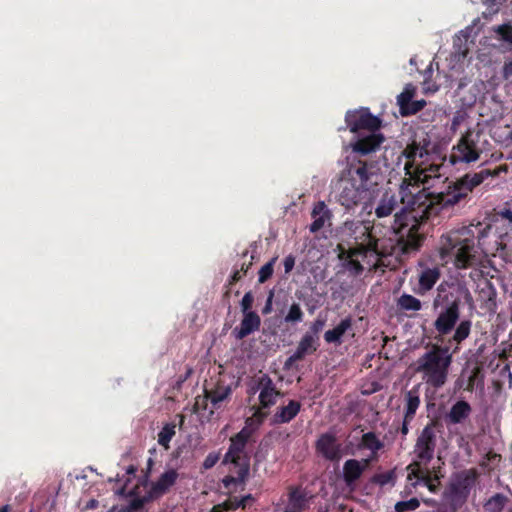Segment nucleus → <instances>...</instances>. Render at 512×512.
Here are the masks:
<instances>
[{
  "label": "nucleus",
  "mask_w": 512,
  "mask_h": 512,
  "mask_svg": "<svg viewBox=\"0 0 512 512\" xmlns=\"http://www.w3.org/2000/svg\"><path fill=\"white\" fill-rule=\"evenodd\" d=\"M431 150L432 143L428 134H416L399 157V160L405 158L404 171L407 176L399 187L400 202L412 210L417 205L426 217L437 216L443 210L465 207L476 187L489 177H497L502 171H507L506 166L493 170L484 168L450 181L442 192L428 193L425 189L413 192L410 187L416 190L419 184L430 185L431 179L440 176L439 165L426 164Z\"/></svg>",
  "instance_id": "obj_1"
},
{
  "label": "nucleus",
  "mask_w": 512,
  "mask_h": 512,
  "mask_svg": "<svg viewBox=\"0 0 512 512\" xmlns=\"http://www.w3.org/2000/svg\"><path fill=\"white\" fill-rule=\"evenodd\" d=\"M403 205L400 211H396L399 207L397 195L391 191H385L376 203L374 213L378 220L389 218L388 230L396 237L399 250L403 254H409L421 247L424 237L419 229L422 222L431 217L424 216L417 205L413 210ZM385 222L380 224L384 225Z\"/></svg>",
  "instance_id": "obj_2"
},
{
  "label": "nucleus",
  "mask_w": 512,
  "mask_h": 512,
  "mask_svg": "<svg viewBox=\"0 0 512 512\" xmlns=\"http://www.w3.org/2000/svg\"><path fill=\"white\" fill-rule=\"evenodd\" d=\"M491 230L490 225L477 223L446 232L439 240L441 259L452 261L458 269L478 266L482 262V253L491 251L485 242Z\"/></svg>",
  "instance_id": "obj_3"
},
{
  "label": "nucleus",
  "mask_w": 512,
  "mask_h": 512,
  "mask_svg": "<svg viewBox=\"0 0 512 512\" xmlns=\"http://www.w3.org/2000/svg\"><path fill=\"white\" fill-rule=\"evenodd\" d=\"M471 327L470 320L460 321L447 345L434 344L417 360V371L422 373V379L428 386L439 389L446 384L452 357L460 351L462 342L469 337Z\"/></svg>",
  "instance_id": "obj_4"
},
{
  "label": "nucleus",
  "mask_w": 512,
  "mask_h": 512,
  "mask_svg": "<svg viewBox=\"0 0 512 512\" xmlns=\"http://www.w3.org/2000/svg\"><path fill=\"white\" fill-rule=\"evenodd\" d=\"M461 305L462 299L458 290H446L442 285L438 287L432 306L437 312L433 327L439 336L449 335L456 330L459 325Z\"/></svg>",
  "instance_id": "obj_5"
},
{
  "label": "nucleus",
  "mask_w": 512,
  "mask_h": 512,
  "mask_svg": "<svg viewBox=\"0 0 512 512\" xmlns=\"http://www.w3.org/2000/svg\"><path fill=\"white\" fill-rule=\"evenodd\" d=\"M475 469L465 470L455 476L443 493V497L449 503V507L440 505L438 512H456L466 501L476 481Z\"/></svg>",
  "instance_id": "obj_6"
},
{
  "label": "nucleus",
  "mask_w": 512,
  "mask_h": 512,
  "mask_svg": "<svg viewBox=\"0 0 512 512\" xmlns=\"http://www.w3.org/2000/svg\"><path fill=\"white\" fill-rule=\"evenodd\" d=\"M253 434V429L249 426L243 427L237 434L230 438L228 451L224 455L223 464H233L238 469L236 471L237 480L244 482L249 473V458L245 452L247 443Z\"/></svg>",
  "instance_id": "obj_7"
},
{
  "label": "nucleus",
  "mask_w": 512,
  "mask_h": 512,
  "mask_svg": "<svg viewBox=\"0 0 512 512\" xmlns=\"http://www.w3.org/2000/svg\"><path fill=\"white\" fill-rule=\"evenodd\" d=\"M373 225L359 220L347 221L343 234L347 237L348 249H359L363 252L378 253V239L372 234Z\"/></svg>",
  "instance_id": "obj_8"
},
{
  "label": "nucleus",
  "mask_w": 512,
  "mask_h": 512,
  "mask_svg": "<svg viewBox=\"0 0 512 512\" xmlns=\"http://www.w3.org/2000/svg\"><path fill=\"white\" fill-rule=\"evenodd\" d=\"M439 425L437 419L430 420L418 435L413 453L415 459L412 463H416L419 466H427L434 458L437 436L436 428Z\"/></svg>",
  "instance_id": "obj_9"
},
{
  "label": "nucleus",
  "mask_w": 512,
  "mask_h": 512,
  "mask_svg": "<svg viewBox=\"0 0 512 512\" xmlns=\"http://www.w3.org/2000/svg\"><path fill=\"white\" fill-rule=\"evenodd\" d=\"M335 197L337 201L346 209L354 208L369 196V190L360 187L359 184L347 179L343 175L340 176L334 187Z\"/></svg>",
  "instance_id": "obj_10"
},
{
  "label": "nucleus",
  "mask_w": 512,
  "mask_h": 512,
  "mask_svg": "<svg viewBox=\"0 0 512 512\" xmlns=\"http://www.w3.org/2000/svg\"><path fill=\"white\" fill-rule=\"evenodd\" d=\"M347 159V166L341 175L369 190L373 184L372 177L375 174L376 162L354 156H349Z\"/></svg>",
  "instance_id": "obj_11"
},
{
  "label": "nucleus",
  "mask_w": 512,
  "mask_h": 512,
  "mask_svg": "<svg viewBox=\"0 0 512 512\" xmlns=\"http://www.w3.org/2000/svg\"><path fill=\"white\" fill-rule=\"evenodd\" d=\"M345 123L350 132L357 135L378 131L382 126L381 119L373 115L368 108L347 111Z\"/></svg>",
  "instance_id": "obj_12"
},
{
  "label": "nucleus",
  "mask_w": 512,
  "mask_h": 512,
  "mask_svg": "<svg viewBox=\"0 0 512 512\" xmlns=\"http://www.w3.org/2000/svg\"><path fill=\"white\" fill-rule=\"evenodd\" d=\"M477 140L474 139V134L467 131L458 140L457 144L453 146L449 160L453 165L457 163H471L479 159L481 149L477 145Z\"/></svg>",
  "instance_id": "obj_13"
},
{
  "label": "nucleus",
  "mask_w": 512,
  "mask_h": 512,
  "mask_svg": "<svg viewBox=\"0 0 512 512\" xmlns=\"http://www.w3.org/2000/svg\"><path fill=\"white\" fill-rule=\"evenodd\" d=\"M385 141L384 135L378 131L357 135V138L350 142L351 155L362 158L372 155L380 150Z\"/></svg>",
  "instance_id": "obj_14"
},
{
  "label": "nucleus",
  "mask_w": 512,
  "mask_h": 512,
  "mask_svg": "<svg viewBox=\"0 0 512 512\" xmlns=\"http://www.w3.org/2000/svg\"><path fill=\"white\" fill-rule=\"evenodd\" d=\"M316 452L324 459L332 462L339 461L342 457L341 444L336 435L331 432L323 433L315 443Z\"/></svg>",
  "instance_id": "obj_15"
},
{
  "label": "nucleus",
  "mask_w": 512,
  "mask_h": 512,
  "mask_svg": "<svg viewBox=\"0 0 512 512\" xmlns=\"http://www.w3.org/2000/svg\"><path fill=\"white\" fill-rule=\"evenodd\" d=\"M408 480L416 479L422 482L430 492L436 493L440 487L442 474L429 473L427 466H419L416 463H410L407 466Z\"/></svg>",
  "instance_id": "obj_16"
},
{
  "label": "nucleus",
  "mask_w": 512,
  "mask_h": 512,
  "mask_svg": "<svg viewBox=\"0 0 512 512\" xmlns=\"http://www.w3.org/2000/svg\"><path fill=\"white\" fill-rule=\"evenodd\" d=\"M178 478L179 473L176 469H168L164 471L155 482L151 483L148 490V499L157 500L167 494L176 484Z\"/></svg>",
  "instance_id": "obj_17"
},
{
  "label": "nucleus",
  "mask_w": 512,
  "mask_h": 512,
  "mask_svg": "<svg viewBox=\"0 0 512 512\" xmlns=\"http://www.w3.org/2000/svg\"><path fill=\"white\" fill-rule=\"evenodd\" d=\"M232 387L226 385L223 381L218 380L215 386L207 389V397L210 399L211 410L209 416L212 417L215 410L222 409L230 400L232 395Z\"/></svg>",
  "instance_id": "obj_18"
},
{
  "label": "nucleus",
  "mask_w": 512,
  "mask_h": 512,
  "mask_svg": "<svg viewBox=\"0 0 512 512\" xmlns=\"http://www.w3.org/2000/svg\"><path fill=\"white\" fill-rule=\"evenodd\" d=\"M472 412L471 405L465 400L455 402L448 413L443 417L447 427L457 424H463Z\"/></svg>",
  "instance_id": "obj_19"
},
{
  "label": "nucleus",
  "mask_w": 512,
  "mask_h": 512,
  "mask_svg": "<svg viewBox=\"0 0 512 512\" xmlns=\"http://www.w3.org/2000/svg\"><path fill=\"white\" fill-rule=\"evenodd\" d=\"M302 404L297 400H289L286 405L279 406L271 418V423L281 425L291 422L301 411Z\"/></svg>",
  "instance_id": "obj_20"
},
{
  "label": "nucleus",
  "mask_w": 512,
  "mask_h": 512,
  "mask_svg": "<svg viewBox=\"0 0 512 512\" xmlns=\"http://www.w3.org/2000/svg\"><path fill=\"white\" fill-rule=\"evenodd\" d=\"M243 314L240 326L233 330V334L238 340H242L253 332L259 330L261 325V318L256 312H247Z\"/></svg>",
  "instance_id": "obj_21"
},
{
  "label": "nucleus",
  "mask_w": 512,
  "mask_h": 512,
  "mask_svg": "<svg viewBox=\"0 0 512 512\" xmlns=\"http://www.w3.org/2000/svg\"><path fill=\"white\" fill-rule=\"evenodd\" d=\"M339 248L341 249L339 253V258L344 262V267L353 275L358 276L362 274L364 271V267L362 264L355 259V257H358L360 255H367L368 252H363V250L359 249H347L344 250L339 245Z\"/></svg>",
  "instance_id": "obj_22"
},
{
  "label": "nucleus",
  "mask_w": 512,
  "mask_h": 512,
  "mask_svg": "<svg viewBox=\"0 0 512 512\" xmlns=\"http://www.w3.org/2000/svg\"><path fill=\"white\" fill-rule=\"evenodd\" d=\"M441 276L440 269L434 267H424L419 274L418 278V294H425L430 291Z\"/></svg>",
  "instance_id": "obj_23"
},
{
  "label": "nucleus",
  "mask_w": 512,
  "mask_h": 512,
  "mask_svg": "<svg viewBox=\"0 0 512 512\" xmlns=\"http://www.w3.org/2000/svg\"><path fill=\"white\" fill-rule=\"evenodd\" d=\"M352 328L351 317L342 319L334 328L325 331L323 338L327 344H334L339 346L342 344L343 336L345 333Z\"/></svg>",
  "instance_id": "obj_24"
},
{
  "label": "nucleus",
  "mask_w": 512,
  "mask_h": 512,
  "mask_svg": "<svg viewBox=\"0 0 512 512\" xmlns=\"http://www.w3.org/2000/svg\"><path fill=\"white\" fill-rule=\"evenodd\" d=\"M311 217L313 218V222L310 224L309 230L312 233H316L321 230L326 221L331 218V212L327 208L325 202L319 201L314 205Z\"/></svg>",
  "instance_id": "obj_25"
},
{
  "label": "nucleus",
  "mask_w": 512,
  "mask_h": 512,
  "mask_svg": "<svg viewBox=\"0 0 512 512\" xmlns=\"http://www.w3.org/2000/svg\"><path fill=\"white\" fill-rule=\"evenodd\" d=\"M421 404L419 390L416 387L404 393V415L403 418L414 420L417 410Z\"/></svg>",
  "instance_id": "obj_26"
},
{
  "label": "nucleus",
  "mask_w": 512,
  "mask_h": 512,
  "mask_svg": "<svg viewBox=\"0 0 512 512\" xmlns=\"http://www.w3.org/2000/svg\"><path fill=\"white\" fill-rule=\"evenodd\" d=\"M363 467L360 461L349 459L343 465V479L347 486H351L358 481L363 474Z\"/></svg>",
  "instance_id": "obj_27"
},
{
  "label": "nucleus",
  "mask_w": 512,
  "mask_h": 512,
  "mask_svg": "<svg viewBox=\"0 0 512 512\" xmlns=\"http://www.w3.org/2000/svg\"><path fill=\"white\" fill-rule=\"evenodd\" d=\"M320 347V337H313L310 334L304 333L296 347V356L303 359L307 355L315 353Z\"/></svg>",
  "instance_id": "obj_28"
},
{
  "label": "nucleus",
  "mask_w": 512,
  "mask_h": 512,
  "mask_svg": "<svg viewBox=\"0 0 512 512\" xmlns=\"http://www.w3.org/2000/svg\"><path fill=\"white\" fill-rule=\"evenodd\" d=\"M306 493L300 488H293L289 492V501L286 508L303 512L307 507Z\"/></svg>",
  "instance_id": "obj_29"
},
{
  "label": "nucleus",
  "mask_w": 512,
  "mask_h": 512,
  "mask_svg": "<svg viewBox=\"0 0 512 512\" xmlns=\"http://www.w3.org/2000/svg\"><path fill=\"white\" fill-rule=\"evenodd\" d=\"M397 306L404 311L417 312L421 310L422 303L418 298L410 294H402L397 300Z\"/></svg>",
  "instance_id": "obj_30"
},
{
  "label": "nucleus",
  "mask_w": 512,
  "mask_h": 512,
  "mask_svg": "<svg viewBox=\"0 0 512 512\" xmlns=\"http://www.w3.org/2000/svg\"><path fill=\"white\" fill-rule=\"evenodd\" d=\"M507 501L508 499L504 494L496 493L486 501L484 508L487 512H501Z\"/></svg>",
  "instance_id": "obj_31"
},
{
  "label": "nucleus",
  "mask_w": 512,
  "mask_h": 512,
  "mask_svg": "<svg viewBox=\"0 0 512 512\" xmlns=\"http://www.w3.org/2000/svg\"><path fill=\"white\" fill-rule=\"evenodd\" d=\"M360 447L376 453L383 448V443L378 439L374 432H367L362 435Z\"/></svg>",
  "instance_id": "obj_32"
},
{
  "label": "nucleus",
  "mask_w": 512,
  "mask_h": 512,
  "mask_svg": "<svg viewBox=\"0 0 512 512\" xmlns=\"http://www.w3.org/2000/svg\"><path fill=\"white\" fill-rule=\"evenodd\" d=\"M282 393L278 389L261 391L259 393L258 399L261 408L269 409L277 403V398L281 396Z\"/></svg>",
  "instance_id": "obj_33"
},
{
  "label": "nucleus",
  "mask_w": 512,
  "mask_h": 512,
  "mask_svg": "<svg viewBox=\"0 0 512 512\" xmlns=\"http://www.w3.org/2000/svg\"><path fill=\"white\" fill-rule=\"evenodd\" d=\"M175 435V425L168 423L158 433V443L164 448H169V443Z\"/></svg>",
  "instance_id": "obj_34"
},
{
  "label": "nucleus",
  "mask_w": 512,
  "mask_h": 512,
  "mask_svg": "<svg viewBox=\"0 0 512 512\" xmlns=\"http://www.w3.org/2000/svg\"><path fill=\"white\" fill-rule=\"evenodd\" d=\"M277 389L275 383L273 382L272 378L268 374H262L259 376L252 387V390L254 392L259 391H267V390H274Z\"/></svg>",
  "instance_id": "obj_35"
},
{
  "label": "nucleus",
  "mask_w": 512,
  "mask_h": 512,
  "mask_svg": "<svg viewBox=\"0 0 512 512\" xmlns=\"http://www.w3.org/2000/svg\"><path fill=\"white\" fill-rule=\"evenodd\" d=\"M304 318V312L302 311L298 303H293L286 314L284 321L286 323H298L302 322Z\"/></svg>",
  "instance_id": "obj_36"
},
{
  "label": "nucleus",
  "mask_w": 512,
  "mask_h": 512,
  "mask_svg": "<svg viewBox=\"0 0 512 512\" xmlns=\"http://www.w3.org/2000/svg\"><path fill=\"white\" fill-rule=\"evenodd\" d=\"M277 261V257H273L269 262L261 267L258 272V282L263 284L270 279L274 272V265Z\"/></svg>",
  "instance_id": "obj_37"
},
{
  "label": "nucleus",
  "mask_w": 512,
  "mask_h": 512,
  "mask_svg": "<svg viewBox=\"0 0 512 512\" xmlns=\"http://www.w3.org/2000/svg\"><path fill=\"white\" fill-rule=\"evenodd\" d=\"M414 89L410 87H406L398 96H397V104L399 106L400 112L407 109L408 104L411 102L414 96Z\"/></svg>",
  "instance_id": "obj_38"
},
{
  "label": "nucleus",
  "mask_w": 512,
  "mask_h": 512,
  "mask_svg": "<svg viewBox=\"0 0 512 512\" xmlns=\"http://www.w3.org/2000/svg\"><path fill=\"white\" fill-rule=\"evenodd\" d=\"M420 502L417 498H411L407 501H399L395 504V510L397 512L413 511L417 509Z\"/></svg>",
  "instance_id": "obj_39"
},
{
  "label": "nucleus",
  "mask_w": 512,
  "mask_h": 512,
  "mask_svg": "<svg viewBox=\"0 0 512 512\" xmlns=\"http://www.w3.org/2000/svg\"><path fill=\"white\" fill-rule=\"evenodd\" d=\"M325 323L326 320L318 316L313 322L310 323L309 329L305 333L310 334L313 337H320L319 335L322 332Z\"/></svg>",
  "instance_id": "obj_40"
},
{
  "label": "nucleus",
  "mask_w": 512,
  "mask_h": 512,
  "mask_svg": "<svg viewBox=\"0 0 512 512\" xmlns=\"http://www.w3.org/2000/svg\"><path fill=\"white\" fill-rule=\"evenodd\" d=\"M425 105H426V101L423 99L416 100V101L411 100V102L407 106V109L401 111V115L402 116L414 115V114L418 113L419 111H421L425 107Z\"/></svg>",
  "instance_id": "obj_41"
},
{
  "label": "nucleus",
  "mask_w": 512,
  "mask_h": 512,
  "mask_svg": "<svg viewBox=\"0 0 512 512\" xmlns=\"http://www.w3.org/2000/svg\"><path fill=\"white\" fill-rule=\"evenodd\" d=\"M149 500L150 499H148V492L142 498H134L129 502L127 511L128 512H138L143 508L145 502H147Z\"/></svg>",
  "instance_id": "obj_42"
},
{
  "label": "nucleus",
  "mask_w": 512,
  "mask_h": 512,
  "mask_svg": "<svg viewBox=\"0 0 512 512\" xmlns=\"http://www.w3.org/2000/svg\"><path fill=\"white\" fill-rule=\"evenodd\" d=\"M208 401L210 402V399L207 397V389H204V395L203 396H197L195 398L194 403V412L200 413L203 410H206L208 407Z\"/></svg>",
  "instance_id": "obj_43"
},
{
  "label": "nucleus",
  "mask_w": 512,
  "mask_h": 512,
  "mask_svg": "<svg viewBox=\"0 0 512 512\" xmlns=\"http://www.w3.org/2000/svg\"><path fill=\"white\" fill-rule=\"evenodd\" d=\"M498 35L506 42L512 43V26L509 24H502L496 29Z\"/></svg>",
  "instance_id": "obj_44"
},
{
  "label": "nucleus",
  "mask_w": 512,
  "mask_h": 512,
  "mask_svg": "<svg viewBox=\"0 0 512 512\" xmlns=\"http://www.w3.org/2000/svg\"><path fill=\"white\" fill-rule=\"evenodd\" d=\"M254 303V296L251 291L246 292L240 302L241 310L243 313L252 312L251 308Z\"/></svg>",
  "instance_id": "obj_45"
},
{
  "label": "nucleus",
  "mask_w": 512,
  "mask_h": 512,
  "mask_svg": "<svg viewBox=\"0 0 512 512\" xmlns=\"http://www.w3.org/2000/svg\"><path fill=\"white\" fill-rule=\"evenodd\" d=\"M219 459H220L219 452H211L204 459L202 466L205 470H209L217 464Z\"/></svg>",
  "instance_id": "obj_46"
},
{
  "label": "nucleus",
  "mask_w": 512,
  "mask_h": 512,
  "mask_svg": "<svg viewBox=\"0 0 512 512\" xmlns=\"http://www.w3.org/2000/svg\"><path fill=\"white\" fill-rule=\"evenodd\" d=\"M240 498L238 497H230L228 500L223 502L222 504L225 506V509L228 511H234L238 508H242V504L240 503Z\"/></svg>",
  "instance_id": "obj_47"
},
{
  "label": "nucleus",
  "mask_w": 512,
  "mask_h": 512,
  "mask_svg": "<svg viewBox=\"0 0 512 512\" xmlns=\"http://www.w3.org/2000/svg\"><path fill=\"white\" fill-rule=\"evenodd\" d=\"M392 472L380 473L374 476V481L380 485H386L392 480Z\"/></svg>",
  "instance_id": "obj_48"
},
{
  "label": "nucleus",
  "mask_w": 512,
  "mask_h": 512,
  "mask_svg": "<svg viewBox=\"0 0 512 512\" xmlns=\"http://www.w3.org/2000/svg\"><path fill=\"white\" fill-rule=\"evenodd\" d=\"M283 265H284L285 273L289 274L293 270V268H294L295 257L293 255H291V254L286 256L284 261H283Z\"/></svg>",
  "instance_id": "obj_49"
},
{
  "label": "nucleus",
  "mask_w": 512,
  "mask_h": 512,
  "mask_svg": "<svg viewBox=\"0 0 512 512\" xmlns=\"http://www.w3.org/2000/svg\"><path fill=\"white\" fill-rule=\"evenodd\" d=\"M273 297H274V293L272 291H270V293L267 297L266 303H265L264 307L262 308V314L267 315L272 312Z\"/></svg>",
  "instance_id": "obj_50"
},
{
  "label": "nucleus",
  "mask_w": 512,
  "mask_h": 512,
  "mask_svg": "<svg viewBox=\"0 0 512 512\" xmlns=\"http://www.w3.org/2000/svg\"><path fill=\"white\" fill-rule=\"evenodd\" d=\"M239 500L242 504V509L251 506L255 502V498L251 494L242 496Z\"/></svg>",
  "instance_id": "obj_51"
},
{
  "label": "nucleus",
  "mask_w": 512,
  "mask_h": 512,
  "mask_svg": "<svg viewBox=\"0 0 512 512\" xmlns=\"http://www.w3.org/2000/svg\"><path fill=\"white\" fill-rule=\"evenodd\" d=\"M237 266H238V264L236 265V268L233 271V273L229 279V282H228L229 285H234L235 283L240 281L241 278L243 277V274L238 270Z\"/></svg>",
  "instance_id": "obj_52"
},
{
  "label": "nucleus",
  "mask_w": 512,
  "mask_h": 512,
  "mask_svg": "<svg viewBox=\"0 0 512 512\" xmlns=\"http://www.w3.org/2000/svg\"><path fill=\"white\" fill-rule=\"evenodd\" d=\"M413 420L412 419H406V418H403L402 420V425L401 427L399 428V432L405 437L408 433H409V425L410 423L412 422Z\"/></svg>",
  "instance_id": "obj_53"
},
{
  "label": "nucleus",
  "mask_w": 512,
  "mask_h": 512,
  "mask_svg": "<svg viewBox=\"0 0 512 512\" xmlns=\"http://www.w3.org/2000/svg\"><path fill=\"white\" fill-rule=\"evenodd\" d=\"M499 215L503 218L508 220L510 223H512V209L509 205L504 207L500 212Z\"/></svg>",
  "instance_id": "obj_54"
},
{
  "label": "nucleus",
  "mask_w": 512,
  "mask_h": 512,
  "mask_svg": "<svg viewBox=\"0 0 512 512\" xmlns=\"http://www.w3.org/2000/svg\"><path fill=\"white\" fill-rule=\"evenodd\" d=\"M303 360V358L300 356V357H297L296 356V351L290 355L286 361H285V367L286 368H290L294 363L298 362V361H301Z\"/></svg>",
  "instance_id": "obj_55"
},
{
  "label": "nucleus",
  "mask_w": 512,
  "mask_h": 512,
  "mask_svg": "<svg viewBox=\"0 0 512 512\" xmlns=\"http://www.w3.org/2000/svg\"><path fill=\"white\" fill-rule=\"evenodd\" d=\"M252 260H253V256H251L249 262L243 261L240 264V268H238V270L243 274V276H245L247 274L249 268L251 267Z\"/></svg>",
  "instance_id": "obj_56"
},
{
  "label": "nucleus",
  "mask_w": 512,
  "mask_h": 512,
  "mask_svg": "<svg viewBox=\"0 0 512 512\" xmlns=\"http://www.w3.org/2000/svg\"><path fill=\"white\" fill-rule=\"evenodd\" d=\"M503 77L505 79H509L510 77H512V61L504 64Z\"/></svg>",
  "instance_id": "obj_57"
},
{
  "label": "nucleus",
  "mask_w": 512,
  "mask_h": 512,
  "mask_svg": "<svg viewBox=\"0 0 512 512\" xmlns=\"http://www.w3.org/2000/svg\"><path fill=\"white\" fill-rule=\"evenodd\" d=\"M264 408H261V405L254 412V417L262 421L265 417H267L268 413L263 411Z\"/></svg>",
  "instance_id": "obj_58"
},
{
  "label": "nucleus",
  "mask_w": 512,
  "mask_h": 512,
  "mask_svg": "<svg viewBox=\"0 0 512 512\" xmlns=\"http://www.w3.org/2000/svg\"><path fill=\"white\" fill-rule=\"evenodd\" d=\"M210 512H227L223 504H218L212 507Z\"/></svg>",
  "instance_id": "obj_59"
},
{
  "label": "nucleus",
  "mask_w": 512,
  "mask_h": 512,
  "mask_svg": "<svg viewBox=\"0 0 512 512\" xmlns=\"http://www.w3.org/2000/svg\"><path fill=\"white\" fill-rule=\"evenodd\" d=\"M359 461H360V465H362V467H363V472H364L366 470V468L370 465L371 459L367 458V459H362Z\"/></svg>",
  "instance_id": "obj_60"
},
{
  "label": "nucleus",
  "mask_w": 512,
  "mask_h": 512,
  "mask_svg": "<svg viewBox=\"0 0 512 512\" xmlns=\"http://www.w3.org/2000/svg\"><path fill=\"white\" fill-rule=\"evenodd\" d=\"M495 244L497 245L495 251L496 252H499L500 250H504L505 249V245L502 244L501 242L499 243L497 240L495 241Z\"/></svg>",
  "instance_id": "obj_61"
},
{
  "label": "nucleus",
  "mask_w": 512,
  "mask_h": 512,
  "mask_svg": "<svg viewBox=\"0 0 512 512\" xmlns=\"http://www.w3.org/2000/svg\"><path fill=\"white\" fill-rule=\"evenodd\" d=\"M429 473L441 474V468H440V466H438V467H433L432 469H429Z\"/></svg>",
  "instance_id": "obj_62"
},
{
  "label": "nucleus",
  "mask_w": 512,
  "mask_h": 512,
  "mask_svg": "<svg viewBox=\"0 0 512 512\" xmlns=\"http://www.w3.org/2000/svg\"><path fill=\"white\" fill-rule=\"evenodd\" d=\"M154 465V461L152 458H149L147 461V470L150 471Z\"/></svg>",
  "instance_id": "obj_63"
},
{
  "label": "nucleus",
  "mask_w": 512,
  "mask_h": 512,
  "mask_svg": "<svg viewBox=\"0 0 512 512\" xmlns=\"http://www.w3.org/2000/svg\"><path fill=\"white\" fill-rule=\"evenodd\" d=\"M9 511H10L9 505H4L0 508V512H9Z\"/></svg>",
  "instance_id": "obj_64"
}]
</instances>
